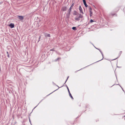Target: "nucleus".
I'll list each match as a JSON object with an SVG mask.
<instances>
[{"label":"nucleus","instance_id":"dca6fc26","mask_svg":"<svg viewBox=\"0 0 125 125\" xmlns=\"http://www.w3.org/2000/svg\"><path fill=\"white\" fill-rule=\"evenodd\" d=\"M66 87H67V89H68V92H69V93H70V91H69V89L68 88V87L67 86H66Z\"/></svg>","mask_w":125,"mask_h":125},{"label":"nucleus","instance_id":"aec40b11","mask_svg":"<svg viewBox=\"0 0 125 125\" xmlns=\"http://www.w3.org/2000/svg\"><path fill=\"white\" fill-rule=\"evenodd\" d=\"M69 76H68V77H67V80H66V81H65V83L67 81V80L68 79V78H69Z\"/></svg>","mask_w":125,"mask_h":125},{"label":"nucleus","instance_id":"f8f14e48","mask_svg":"<svg viewBox=\"0 0 125 125\" xmlns=\"http://www.w3.org/2000/svg\"><path fill=\"white\" fill-rule=\"evenodd\" d=\"M45 36L46 37H50V34H45Z\"/></svg>","mask_w":125,"mask_h":125},{"label":"nucleus","instance_id":"f3484780","mask_svg":"<svg viewBox=\"0 0 125 125\" xmlns=\"http://www.w3.org/2000/svg\"><path fill=\"white\" fill-rule=\"evenodd\" d=\"M92 9V8L91 7H90L89 8V11H91Z\"/></svg>","mask_w":125,"mask_h":125},{"label":"nucleus","instance_id":"2eb2a0df","mask_svg":"<svg viewBox=\"0 0 125 125\" xmlns=\"http://www.w3.org/2000/svg\"><path fill=\"white\" fill-rule=\"evenodd\" d=\"M90 16L91 17V16H92V12L91 11H90Z\"/></svg>","mask_w":125,"mask_h":125},{"label":"nucleus","instance_id":"20e7f679","mask_svg":"<svg viewBox=\"0 0 125 125\" xmlns=\"http://www.w3.org/2000/svg\"><path fill=\"white\" fill-rule=\"evenodd\" d=\"M79 14V13L78 12H77L75 10H74L73 11V15H78Z\"/></svg>","mask_w":125,"mask_h":125},{"label":"nucleus","instance_id":"6e6552de","mask_svg":"<svg viewBox=\"0 0 125 125\" xmlns=\"http://www.w3.org/2000/svg\"><path fill=\"white\" fill-rule=\"evenodd\" d=\"M67 9V7H63L62 9V10L63 11H65Z\"/></svg>","mask_w":125,"mask_h":125},{"label":"nucleus","instance_id":"4be33fe9","mask_svg":"<svg viewBox=\"0 0 125 125\" xmlns=\"http://www.w3.org/2000/svg\"><path fill=\"white\" fill-rule=\"evenodd\" d=\"M29 120L30 122V123H31V122L30 120V118H29Z\"/></svg>","mask_w":125,"mask_h":125},{"label":"nucleus","instance_id":"a878e982","mask_svg":"<svg viewBox=\"0 0 125 125\" xmlns=\"http://www.w3.org/2000/svg\"><path fill=\"white\" fill-rule=\"evenodd\" d=\"M122 90H123V91H124V90L123 89H122Z\"/></svg>","mask_w":125,"mask_h":125},{"label":"nucleus","instance_id":"423d86ee","mask_svg":"<svg viewBox=\"0 0 125 125\" xmlns=\"http://www.w3.org/2000/svg\"><path fill=\"white\" fill-rule=\"evenodd\" d=\"M83 2L84 4L86 7H87L88 6V5L86 3V1L85 0H83Z\"/></svg>","mask_w":125,"mask_h":125},{"label":"nucleus","instance_id":"7ed1b4c3","mask_svg":"<svg viewBox=\"0 0 125 125\" xmlns=\"http://www.w3.org/2000/svg\"><path fill=\"white\" fill-rule=\"evenodd\" d=\"M74 3H73L72 4V5L70 7V8L68 10V11H69V12H71V9L73 7V6H74Z\"/></svg>","mask_w":125,"mask_h":125},{"label":"nucleus","instance_id":"412c9836","mask_svg":"<svg viewBox=\"0 0 125 125\" xmlns=\"http://www.w3.org/2000/svg\"><path fill=\"white\" fill-rule=\"evenodd\" d=\"M60 58H58L56 60V61H57V60H58V59H59Z\"/></svg>","mask_w":125,"mask_h":125},{"label":"nucleus","instance_id":"cd10ccee","mask_svg":"<svg viewBox=\"0 0 125 125\" xmlns=\"http://www.w3.org/2000/svg\"><path fill=\"white\" fill-rule=\"evenodd\" d=\"M96 48V49H97V48Z\"/></svg>","mask_w":125,"mask_h":125},{"label":"nucleus","instance_id":"5701e85b","mask_svg":"<svg viewBox=\"0 0 125 125\" xmlns=\"http://www.w3.org/2000/svg\"><path fill=\"white\" fill-rule=\"evenodd\" d=\"M40 38H41V37H40H40H39V40L38 41V42H39V41L40 40Z\"/></svg>","mask_w":125,"mask_h":125},{"label":"nucleus","instance_id":"a211bd4d","mask_svg":"<svg viewBox=\"0 0 125 125\" xmlns=\"http://www.w3.org/2000/svg\"><path fill=\"white\" fill-rule=\"evenodd\" d=\"M54 48H53L52 49H51L50 51H54Z\"/></svg>","mask_w":125,"mask_h":125},{"label":"nucleus","instance_id":"f03ea898","mask_svg":"<svg viewBox=\"0 0 125 125\" xmlns=\"http://www.w3.org/2000/svg\"><path fill=\"white\" fill-rule=\"evenodd\" d=\"M18 18L21 20H23V19L24 17L23 16H18Z\"/></svg>","mask_w":125,"mask_h":125},{"label":"nucleus","instance_id":"1a4fd4ad","mask_svg":"<svg viewBox=\"0 0 125 125\" xmlns=\"http://www.w3.org/2000/svg\"><path fill=\"white\" fill-rule=\"evenodd\" d=\"M79 9L81 13H83V11H82V8L81 6H79Z\"/></svg>","mask_w":125,"mask_h":125},{"label":"nucleus","instance_id":"bb28decb","mask_svg":"<svg viewBox=\"0 0 125 125\" xmlns=\"http://www.w3.org/2000/svg\"><path fill=\"white\" fill-rule=\"evenodd\" d=\"M96 48V49H97V48Z\"/></svg>","mask_w":125,"mask_h":125},{"label":"nucleus","instance_id":"39448f33","mask_svg":"<svg viewBox=\"0 0 125 125\" xmlns=\"http://www.w3.org/2000/svg\"><path fill=\"white\" fill-rule=\"evenodd\" d=\"M9 26L11 28H12L14 27V24L11 23L9 25Z\"/></svg>","mask_w":125,"mask_h":125},{"label":"nucleus","instance_id":"b1692460","mask_svg":"<svg viewBox=\"0 0 125 125\" xmlns=\"http://www.w3.org/2000/svg\"><path fill=\"white\" fill-rule=\"evenodd\" d=\"M116 59H116H114V60H115V59Z\"/></svg>","mask_w":125,"mask_h":125},{"label":"nucleus","instance_id":"f257e3e1","mask_svg":"<svg viewBox=\"0 0 125 125\" xmlns=\"http://www.w3.org/2000/svg\"><path fill=\"white\" fill-rule=\"evenodd\" d=\"M83 16L81 14H79L78 15H77L75 18V20L77 21H79V20L81 19H82L83 18Z\"/></svg>","mask_w":125,"mask_h":125},{"label":"nucleus","instance_id":"393cba45","mask_svg":"<svg viewBox=\"0 0 125 125\" xmlns=\"http://www.w3.org/2000/svg\"><path fill=\"white\" fill-rule=\"evenodd\" d=\"M56 90H55V91H54V92L55 91H56Z\"/></svg>","mask_w":125,"mask_h":125},{"label":"nucleus","instance_id":"9d476101","mask_svg":"<svg viewBox=\"0 0 125 125\" xmlns=\"http://www.w3.org/2000/svg\"><path fill=\"white\" fill-rule=\"evenodd\" d=\"M98 49L99 50V51L102 54V55L103 57V58L101 60L99 61H98L97 62L99 61L102 60L103 59V55L102 52L101 51V50L100 49Z\"/></svg>","mask_w":125,"mask_h":125},{"label":"nucleus","instance_id":"4468645a","mask_svg":"<svg viewBox=\"0 0 125 125\" xmlns=\"http://www.w3.org/2000/svg\"><path fill=\"white\" fill-rule=\"evenodd\" d=\"M7 57H8L9 58L10 57V55H9V53L7 52Z\"/></svg>","mask_w":125,"mask_h":125},{"label":"nucleus","instance_id":"ddd939ff","mask_svg":"<svg viewBox=\"0 0 125 125\" xmlns=\"http://www.w3.org/2000/svg\"><path fill=\"white\" fill-rule=\"evenodd\" d=\"M72 29L74 30H77L76 28L75 27H73L72 28Z\"/></svg>","mask_w":125,"mask_h":125},{"label":"nucleus","instance_id":"9b49d317","mask_svg":"<svg viewBox=\"0 0 125 125\" xmlns=\"http://www.w3.org/2000/svg\"><path fill=\"white\" fill-rule=\"evenodd\" d=\"M69 96H70V97L73 99V96H72V95H71V94L70 93H69Z\"/></svg>","mask_w":125,"mask_h":125},{"label":"nucleus","instance_id":"0eeeda50","mask_svg":"<svg viewBox=\"0 0 125 125\" xmlns=\"http://www.w3.org/2000/svg\"><path fill=\"white\" fill-rule=\"evenodd\" d=\"M70 12L68 11V13L66 14L67 17L68 18H69V17L70 14Z\"/></svg>","mask_w":125,"mask_h":125},{"label":"nucleus","instance_id":"6ab92c4d","mask_svg":"<svg viewBox=\"0 0 125 125\" xmlns=\"http://www.w3.org/2000/svg\"><path fill=\"white\" fill-rule=\"evenodd\" d=\"M94 21L93 20H92L91 19L90 21V22H92Z\"/></svg>","mask_w":125,"mask_h":125}]
</instances>
